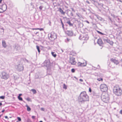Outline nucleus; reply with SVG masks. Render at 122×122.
<instances>
[{"instance_id": "41", "label": "nucleus", "mask_w": 122, "mask_h": 122, "mask_svg": "<svg viewBox=\"0 0 122 122\" xmlns=\"http://www.w3.org/2000/svg\"><path fill=\"white\" fill-rule=\"evenodd\" d=\"M120 114H122V110H121L120 112Z\"/></svg>"}, {"instance_id": "57", "label": "nucleus", "mask_w": 122, "mask_h": 122, "mask_svg": "<svg viewBox=\"0 0 122 122\" xmlns=\"http://www.w3.org/2000/svg\"><path fill=\"white\" fill-rule=\"evenodd\" d=\"M27 122H32L30 121H27Z\"/></svg>"}, {"instance_id": "15", "label": "nucleus", "mask_w": 122, "mask_h": 122, "mask_svg": "<svg viewBox=\"0 0 122 122\" xmlns=\"http://www.w3.org/2000/svg\"><path fill=\"white\" fill-rule=\"evenodd\" d=\"M66 23L68 24L70 26H72L73 25V24L72 23H71L70 21V20H69L68 21H66Z\"/></svg>"}, {"instance_id": "39", "label": "nucleus", "mask_w": 122, "mask_h": 122, "mask_svg": "<svg viewBox=\"0 0 122 122\" xmlns=\"http://www.w3.org/2000/svg\"><path fill=\"white\" fill-rule=\"evenodd\" d=\"M66 40L67 41V42H68L70 40V39L68 38H67L66 39Z\"/></svg>"}, {"instance_id": "21", "label": "nucleus", "mask_w": 122, "mask_h": 122, "mask_svg": "<svg viewBox=\"0 0 122 122\" xmlns=\"http://www.w3.org/2000/svg\"><path fill=\"white\" fill-rule=\"evenodd\" d=\"M36 48L37 49V50H38V52L39 53H40V47H39L38 46H36Z\"/></svg>"}, {"instance_id": "1", "label": "nucleus", "mask_w": 122, "mask_h": 122, "mask_svg": "<svg viewBox=\"0 0 122 122\" xmlns=\"http://www.w3.org/2000/svg\"><path fill=\"white\" fill-rule=\"evenodd\" d=\"M78 100L79 102L81 103L89 101L88 96L86 92H83L81 93L78 97Z\"/></svg>"}, {"instance_id": "31", "label": "nucleus", "mask_w": 122, "mask_h": 122, "mask_svg": "<svg viewBox=\"0 0 122 122\" xmlns=\"http://www.w3.org/2000/svg\"><path fill=\"white\" fill-rule=\"evenodd\" d=\"M75 69L73 68L71 70V72L73 73L74 72H75Z\"/></svg>"}, {"instance_id": "30", "label": "nucleus", "mask_w": 122, "mask_h": 122, "mask_svg": "<svg viewBox=\"0 0 122 122\" xmlns=\"http://www.w3.org/2000/svg\"><path fill=\"white\" fill-rule=\"evenodd\" d=\"M56 35L55 34V38H54V36L52 35V34H51V36H50V37H51V38H54V39H55V38H56Z\"/></svg>"}, {"instance_id": "19", "label": "nucleus", "mask_w": 122, "mask_h": 122, "mask_svg": "<svg viewBox=\"0 0 122 122\" xmlns=\"http://www.w3.org/2000/svg\"><path fill=\"white\" fill-rule=\"evenodd\" d=\"M26 106L27 107V110L28 111H30L31 110L30 108L27 105H26Z\"/></svg>"}, {"instance_id": "10", "label": "nucleus", "mask_w": 122, "mask_h": 122, "mask_svg": "<svg viewBox=\"0 0 122 122\" xmlns=\"http://www.w3.org/2000/svg\"><path fill=\"white\" fill-rule=\"evenodd\" d=\"M77 64L78 66H86V62L82 63L80 62H78Z\"/></svg>"}, {"instance_id": "63", "label": "nucleus", "mask_w": 122, "mask_h": 122, "mask_svg": "<svg viewBox=\"0 0 122 122\" xmlns=\"http://www.w3.org/2000/svg\"><path fill=\"white\" fill-rule=\"evenodd\" d=\"M39 122H43V121H40Z\"/></svg>"}, {"instance_id": "61", "label": "nucleus", "mask_w": 122, "mask_h": 122, "mask_svg": "<svg viewBox=\"0 0 122 122\" xmlns=\"http://www.w3.org/2000/svg\"><path fill=\"white\" fill-rule=\"evenodd\" d=\"M115 25L116 26H117V25L116 24H115Z\"/></svg>"}, {"instance_id": "3", "label": "nucleus", "mask_w": 122, "mask_h": 122, "mask_svg": "<svg viewBox=\"0 0 122 122\" xmlns=\"http://www.w3.org/2000/svg\"><path fill=\"white\" fill-rule=\"evenodd\" d=\"M101 98L103 102L106 103L108 102L109 100L108 95L107 93L102 94L101 96Z\"/></svg>"}, {"instance_id": "37", "label": "nucleus", "mask_w": 122, "mask_h": 122, "mask_svg": "<svg viewBox=\"0 0 122 122\" xmlns=\"http://www.w3.org/2000/svg\"><path fill=\"white\" fill-rule=\"evenodd\" d=\"M32 118L33 119H35V117L34 116H32Z\"/></svg>"}, {"instance_id": "52", "label": "nucleus", "mask_w": 122, "mask_h": 122, "mask_svg": "<svg viewBox=\"0 0 122 122\" xmlns=\"http://www.w3.org/2000/svg\"><path fill=\"white\" fill-rule=\"evenodd\" d=\"M92 1L94 3L95 2V1L94 0H92Z\"/></svg>"}, {"instance_id": "43", "label": "nucleus", "mask_w": 122, "mask_h": 122, "mask_svg": "<svg viewBox=\"0 0 122 122\" xmlns=\"http://www.w3.org/2000/svg\"><path fill=\"white\" fill-rule=\"evenodd\" d=\"M70 15L71 16H73V14L72 12H71V13Z\"/></svg>"}, {"instance_id": "9", "label": "nucleus", "mask_w": 122, "mask_h": 122, "mask_svg": "<svg viewBox=\"0 0 122 122\" xmlns=\"http://www.w3.org/2000/svg\"><path fill=\"white\" fill-rule=\"evenodd\" d=\"M24 69V67L23 66L22 64H19L18 66V70L19 71L23 70Z\"/></svg>"}, {"instance_id": "6", "label": "nucleus", "mask_w": 122, "mask_h": 122, "mask_svg": "<svg viewBox=\"0 0 122 122\" xmlns=\"http://www.w3.org/2000/svg\"><path fill=\"white\" fill-rule=\"evenodd\" d=\"M42 66H46L47 68V72L50 71V69L49 68L50 66V61L48 60H46L42 64Z\"/></svg>"}, {"instance_id": "12", "label": "nucleus", "mask_w": 122, "mask_h": 122, "mask_svg": "<svg viewBox=\"0 0 122 122\" xmlns=\"http://www.w3.org/2000/svg\"><path fill=\"white\" fill-rule=\"evenodd\" d=\"M110 61L113 63H114L116 65L119 64V62L117 60H116L115 59L112 58L111 59Z\"/></svg>"}, {"instance_id": "49", "label": "nucleus", "mask_w": 122, "mask_h": 122, "mask_svg": "<svg viewBox=\"0 0 122 122\" xmlns=\"http://www.w3.org/2000/svg\"><path fill=\"white\" fill-rule=\"evenodd\" d=\"M86 21L87 22V23H88V24H89V21H88L87 20H86Z\"/></svg>"}, {"instance_id": "44", "label": "nucleus", "mask_w": 122, "mask_h": 122, "mask_svg": "<svg viewBox=\"0 0 122 122\" xmlns=\"http://www.w3.org/2000/svg\"><path fill=\"white\" fill-rule=\"evenodd\" d=\"M108 18L110 20V21H112V19H111V18L110 17H108Z\"/></svg>"}, {"instance_id": "59", "label": "nucleus", "mask_w": 122, "mask_h": 122, "mask_svg": "<svg viewBox=\"0 0 122 122\" xmlns=\"http://www.w3.org/2000/svg\"><path fill=\"white\" fill-rule=\"evenodd\" d=\"M2 0H0V3H1Z\"/></svg>"}, {"instance_id": "58", "label": "nucleus", "mask_w": 122, "mask_h": 122, "mask_svg": "<svg viewBox=\"0 0 122 122\" xmlns=\"http://www.w3.org/2000/svg\"><path fill=\"white\" fill-rule=\"evenodd\" d=\"M86 2L88 3V4L89 3V2L88 1H86Z\"/></svg>"}, {"instance_id": "24", "label": "nucleus", "mask_w": 122, "mask_h": 122, "mask_svg": "<svg viewBox=\"0 0 122 122\" xmlns=\"http://www.w3.org/2000/svg\"><path fill=\"white\" fill-rule=\"evenodd\" d=\"M97 80L99 81H103V79L102 78H98L97 79Z\"/></svg>"}, {"instance_id": "4", "label": "nucleus", "mask_w": 122, "mask_h": 122, "mask_svg": "<svg viewBox=\"0 0 122 122\" xmlns=\"http://www.w3.org/2000/svg\"><path fill=\"white\" fill-rule=\"evenodd\" d=\"M9 76V74L5 71L2 72L0 75V77L1 79L5 80L8 79Z\"/></svg>"}, {"instance_id": "29", "label": "nucleus", "mask_w": 122, "mask_h": 122, "mask_svg": "<svg viewBox=\"0 0 122 122\" xmlns=\"http://www.w3.org/2000/svg\"><path fill=\"white\" fill-rule=\"evenodd\" d=\"M17 119L19 121H21V118L19 117H17Z\"/></svg>"}, {"instance_id": "45", "label": "nucleus", "mask_w": 122, "mask_h": 122, "mask_svg": "<svg viewBox=\"0 0 122 122\" xmlns=\"http://www.w3.org/2000/svg\"><path fill=\"white\" fill-rule=\"evenodd\" d=\"M79 14H76V15H77V16L78 17H80V15H79Z\"/></svg>"}, {"instance_id": "13", "label": "nucleus", "mask_w": 122, "mask_h": 122, "mask_svg": "<svg viewBox=\"0 0 122 122\" xmlns=\"http://www.w3.org/2000/svg\"><path fill=\"white\" fill-rule=\"evenodd\" d=\"M97 43L100 45H102V42L101 39H98L97 41Z\"/></svg>"}, {"instance_id": "18", "label": "nucleus", "mask_w": 122, "mask_h": 122, "mask_svg": "<svg viewBox=\"0 0 122 122\" xmlns=\"http://www.w3.org/2000/svg\"><path fill=\"white\" fill-rule=\"evenodd\" d=\"M52 55L54 57H56V55L54 52H52L51 53Z\"/></svg>"}, {"instance_id": "2", "label": "nucleus", "mask_w": 122, "mask_h": 122, "mask_svg": "<svg viewBox=\"0 0 122 122\" xmlns=\"http://www.w3.org/2000/svg\"><path fill=\"white\" fill-rule=\"evenodd\" d=\"M113 92L117 96H120L122 94V90L118 85H116L114 86Z\"/></svg>"}, {"instance_id": "56", "label": "nucleus", "mask_w": 122, "mask_h": 122, "mask_svg": "<svg viewBox=\"0 0 122 122\" xmlns=\"http://www.w3.org/2000/svg\"><path fill=\"white\" fill-rule=\"evenodd\" d=\"M64 25L63 24V25H62V27H63V28H64Z\"/></svg>"}, {"instance_id": "64", "label": "nucleus", "mask_w": 122, "mask_h": 122, "mask_svg": "<svg viewBox=\"0 0 122 122\" xmlns=\"http://www.w3.org/2000/svg\"><path fill=\"white\" fill-rule=\"evenodd\" d=\"M121 61L122 62V59H121Z\"/></svg>"}, {"instance_id": "35", "label": "nucleus", "mask_w": 122, "mask_h": 122, "mask_svg": "<svg viewBox=\"0 0 122 122\" xmlns=\"http://www.w3.org/2000/svg\"><path fill=\"white\" fill-rule=\"evenodd\" d=\"M42 8H43V7L41 6H40L39 7V8L40 9V10H41L42 9Z\"/></svg>"}, {"instance_id": "53", "label": "nucleus", "mask_w": 122, "mask_h": 122, "mask_svg": "<svg viewBox=\"0 0 122 122\" xmlns=\"http://www.w3.org/2000/svg\"><path fill=\"white\" fill-rule=\"evenodd\" d=\"M2 105V104L1 102H0V106H1Z\"/></svg>"}, {"instance_id": "47", "label": "nucleus", "mask_w": 122, "mask_h": 122, "mask_svg": "<svg viewBox=\"0 0 122 122\" xmlns=\"http://www.w3.org/2000/svg\"><path fill=\"white\" fill-rule=\"evenodd\" d=\"M22 95V94H19V96H19V97H20V96Z\"/></svg>"}, {"instance_id": "55", "label": "nucleus", "mask_w": 122, "mask_h": 122, "mask_svg": "<svg viewBox=\"0 0 122 122\" xmlns=\"http://www.w3.org/2000/svg\"><path fill=\"white\" fill-rule=\"evenodd\" d=\"M61 21L62 25H63V24L61 20Z\"/></svg>"}, {"instance_id": "51", "label": "nucleus", "mask_w": 122, "mask_h": 122, "mask_svg": "<svg viewBox=\"0 0 122 122\" xmlns=\"http://www.w3.org/2000/svg\"><path fill=\"white\" fill-rule=\"evenodd\" d=\"M118 1H119L120 2L122 3V1L121 0H119Z\"/></svg>"}, {"instance_id": "48", "label": "nucleus", "mask_w": 122, "mask_h": 122, "mask_svg": "<svg viewBox=\"0 0 122 122\" xmlns=\"http://www.w3.org/2000/svg\"><path fill=\"white\" fill-rule=\"evenodd\" d=\"M5 118H6V119L7 118H8V117L7 116H5Z\"/></svg>"}, {"instance_id": "28", "label": "nucleus", "mask_w": 122, "mask_h": 122, "mask_svg": "<svg viewBox=\"0 0 122 122\" xmlns=\"http://www.w3.org/2000/svg\"><path fill=\"white\" fill-rule=\"evenodd\" d=\"M97 31L98 32V33H99V34H101L102 35H104V34L103 33H102V32H100V31Z\"/></svg>"}, {"instance_id": "27", "label": "nucleus", "mask_w": 122, "mask_h": 122, "mask_svg": "<svg viewBox=\"0 0 122 122\" xmlns=\"http://www.w3.org/2000/svg\"><path fill=\"white\" fill-rule=\"evenodd\" d=\"M5 97L4 96H2L0 97V99H4L5 98Z\"/></svg>"}, {"instance_id": "60", "label": "nucleus", "mask_w": 122, "mask_h": 122, "mask_svg": "<svg viewBox=\"0 0 122 122\" xmlns=\"http://www.w3.org/2000/svg\"><path fill=\"white\" fill-rule=\"evenodd\" d=\"M3 12V11H0V13H2Z\"/></svg>"}, {"instance_id": "11", "label": "nucleus", "mask_w": 122, "mask_h": 122, "mask_svg": "<svg viewBox=\"0 0 122 122\" xmlns=\"http://www.w3.org/2000/svg\"><path fill=\"white\" fill-rule=\"evenodd\" d=\"M66 33L68 36H73L74 34L72 31L67 30L66 31Z\"/></svg>"}, {"instance_id": "40", "label": "nucleus", "mask_w": 122, "mask_h": 122, "mask_svg": "<svg viewBox=\"0 0 122 122\" xmlns=\"http://www.w3.org/2000/svg\"><path fill=\"white\" fill-rule=\"evenodd\" d=\"M92 91V90L90 88L89 89V91L90 92H91Z\"/></svg>"}, {"instance_id": "62", "label": "nucleus", "mask_w": 122, "mask_h": 122, "mask_svg": "<svg viewBox=\"0 0 122 122\" xmlns=\"http://www.w3.org/2000/svg\"><path fill=\"white\" fill-rule=\"evenodd\" d=\"M74 78H76V79H77V78L76 77H75V76H74Z\"/></svg>"}, {"instance_id": "25", "label": "nucleus", "mask_w": 122, "mask_h": 122, "mask_svg": "<svg viewBox=\"0 0 122 122\" xmlns=\"http://www.w3.org/2000/svg\"><path fill=\"white\" fill-rule=\"evenodd\" d=\"M63 88L65 89H66L67 88V86L65 84H63Z\"/></svg>"}, {"instance_id": "42", "label": "nucleus", "mask_w": 122, "mask_h": 122, "mask_svg": "<svg viewBox=\"0 0 122 122\" xmlns=\"http://www.w3.org/2000/svg\"><path fill=\"white\" fill-rule=\"evenodd\" d=\"M71 55H73V56L75 55L76 54L75 53H73V54H72V52H71Z\"/></svg>"}, {"instance_id": "38", "label": "nucleus", "mask_w": 122, "mask_h": 122, "mask_svg": "<svg viewBox=\"0 0 122 122\" xmlns=\"http://www.w3.org/2000/svg\"><path fill=\"white\" fill-rule=\"evenodd\" d=\"M39 78V77L37 75H36L35 76V78L37 79Z\"/></svg>"}, {"instance_id": "17", "label": "nucleus", "mask_w": 122, "mask_h": 122, "mask_svg": "<svg viewBox=\"0 0 122 122\" xmlns=\"http://www.w3.org/2000/svg\"><path fill=\"white\" fill-rule=\"evenodd\" d=\"M96 16L97 18L99 20H102V18L101 17L99 16L98 15H96Z\"/></svg>"}, {"instance_id": "50", "label": "nucleus", "mask_w": 122, "mask_h": 122, "mask_svg": "<svg viewBox=\"0 0 122 122\" xmlns=\"http://www.w3.org/2000/svg\"><path fill=\"white\" fill-rule=\"evenodd\" d=\"M112 15V16L113 17H115V15H113V14H112V15Z\"/></svg>"}, {"instance_id": "54", "label": "nucleus", "mask_w": 122, "mask_h": 122, "mask_svg": "<svg viewBox=\"0 0 122 122\" xmlns=\"http://www.w3.org/2000/svg\"><path fill=\"white\" fill-rule=\"evenodd\" d=\"M5 111V110H3L2 111V112H4Z\"/></svg>"}, {"instance_id": "46", "label": "nucleus", "mask_w": 122, "mask_h": 122, "mask_svg": "<svg viewBox=\"0 0 122 122\" xmlns=\"http://www.w3.org/2000/svg\"><path fill=\"white\" fill-rule=\"evenodd\" d=\"M79 81L81 82H82L83 81V80L81 79H79Z\"/></svg>"}, {"instance_id": "34", "label": "nucleus", "mask_w": 122, "mask_h": 122, "mask_svg": "<svg viewBox=\"0 0 122 122\" xmlns=\"http://www.w3.org/2000/svg\"><path fill=\"white\" fill-rule=\"evenodd\" d=\"M71 9L72 11H73L74 12H75V10H74L73 8H71Z\"/></svg>"}, {"instance_id": "22", "label": "nucleus", "mask_w": 122, "mask_h": 122, "mask_svg": "<svg viewBox=\"0 0 122 122\" xmlns=\"http://www.w3.org/2000/svg\"><path fill=\"white\" fill-rule=\"evenodd\" d=\"M107 42L109 43L111 45H112L113 44V43L112 42L110 41L109 40H107Z\"/></svg>"}, {"instance_id": "36", "label": "nucleus", "mask_w": 122, "mask_h": 122, "mask_svg": "<svg viewBox=\"0 0 122 122\" xmlns=\"http://www.w3.org/2000/svg\"><path fill=\"white\" fill-rule=\"evenodd\" d=\"M37 29L41 31L43 30V29L42 28H38Z\"/></svg>"}, {"instance_id": "23", "label": "nucleus", "mask_w": 122, "mask_h": 122, "mask_svg": "<svg viewBox=\"0 0 122 122\" xmlns=\"http://www.w3.org/2000/svg\"><path fill=\"white\" fill-rule=\"evenodd\" d=\"M18 99L20 101H22L23 100L22 98L21 97H20L18 96Z\"/></svg>"}, {"instance_id": "26", "label": "nucleus", "mask_w": 122, "mask_h": 122, "mask_svg": "<svg viewBox=\"0 0 122 122\" xmlns=\"http://www.w3.org/2000/svg\"><path fill=\"white\" fill-rule=\"evenodd\" d=\"M15 48L17 49V50H18L20 49V47L19 46H16Z\"/></svg>"}, {"instance_id": "5", "label": "nucleus", "mask_w": 122, "mask_h": 122, "mask_svg": "<svg viewBox=\"0 0 122 122\" xmlns=\"http://www.w3.org/2000/svg\"><path fill=\"white\" fill-rule=\"evenodd\" d=\"M88 35L86 34H82L80 35L79 37V40L81 41H87L89 39Z\"/></svg>"}, {"instance_id": "8", "label": "nucleus", "mask_w": 122, "mask_h": 122, "mask_svg": "<svg viewBox=\"0 0 122 122\" xmlns=\"http://www.w3.org/2000/svg\"><path fill=\"white\" fill-rule=\"evenodd\" d=\"M70 62L71 64L74 65L76 63V62L75 61V58L73 57L70 58Z\"/></svg>"}, {"instance_id": "32", "label": "nucleus", "mask_w": 122, "mask_h": 122, "mask_svg": "<svg viewBox=\"0 0 122 122\" xmlns=\"http://www.w3.org/2000/svg\"><path fill=\"white\" fill-rule=\"evenodd\" d=\"M26 100H27V101H30L31 100L29 98H26Z\"/></svg>"}, {"instance_id": "14", "label": "nucleus", "mask_w": 122, "mask_h": 122, "mask_svg": "<svg viewBox=\"0 0 122 122\" xmlns=\"http://www.w3.org/2000/svg\"><path fill=\"white\" fill-rule=\"evenodd\" d=\"M2 46H3L5 48L7 47V45H6V42L5 41H2Z\"/></svg>"}, {"instance_id": "33", "label": "nucleus", "mask_w": 122, "mask_h": 122, "mask_svg": "<svg viewBox=\"0 0 122 122\" xmlns=\"http://www.w3.org/2000/svg\"><path fill=\"white\" fill-rule=\"evenodd\" d=\"M117 22H119L120 21V19L118 18H117Z\"/></svg>"}, {"instance_id": "7", "label": "nucleus", "mask_w": 122, "mask_h": 122, "mask_svg": "<svg viewBox=\"0 0 122 122\" xmlns=\"http://www.w3.org/2000/svg\"><path fill=\"white\" fill-rule=\"evenodd\" d=\"M100 88L101 91L103 92H106L108 89L107 85L104 84H101L100 86Z\"/></svg>"}, {"instance_id": "16", "label": "nucleus", "mask_w": 122, "mask_h": 122, "mask_svg": "<svg viewBox=\"0 0 122 122\" xmlns=\"http://www.w3.org/2000/svg\"><path fill=\"white\" fill-rule=\"evenodd\" d=\"M59 11L61 13V14L64 15L65 12L61 8L59 9Z\"/></svg>"}, {"instance_id": "20", "label": "nucleus", "mask_w": 122, "mask_h": 122, "mask_svg": "<svg viewBox=\"0 0 122 122\" xmlns=\"http://www.w3.org/2000/svg\"><path fill=\"white\" fill-rule=\"evenodd\" d=\"M31 91L33 92L34 94H35L36 93V91L35 89H32L31 90Z\"/></svg>"}]
</instances>
